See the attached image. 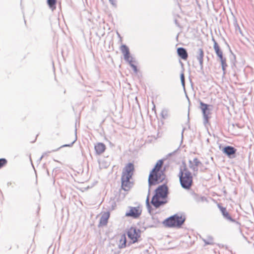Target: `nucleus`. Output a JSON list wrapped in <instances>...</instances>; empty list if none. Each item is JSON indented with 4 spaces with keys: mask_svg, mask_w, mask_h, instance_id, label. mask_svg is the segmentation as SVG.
Masks as SVG:
<instances>
[{
    "mask_svg": "<svg viewBox=\"0 0 254 254\" xmlns=\"http://www.w3.org/2000/svg\"><path fill=\"white\" fill-rule=\"evenodd\" d=\"M76 138H75V139L71 143L63 145L61 146L59 148L64 147H71L73 145V144L74 143V142L76 141Z\"/></svg>",
    "mask_w": 254,
    "mask_h": 254,
    "instance_id": "obj_30",
    "label": "nucleus"
},
{
    "mask_svg": "<svg viewBox=\"0 0 254 254\" xmlns=\"http://www.w3.org/2000/svg\"><path fill=\"white\" fill-rule=\"evenodd\" d=\"M94 148L97 154H101L105 151L106 146L103 143H98L95 145Z\"/></svg>",
    "mask_w": 254,
    "mask_h": 254,
    "instance_id": "obj_15",
    "label": "nucleus"
},
{
    "mask_svg": "<svg viewBox=\"0 0 254 254\" xmlns=\"http://www.w3.org/2000/svg\"><path fill=\"white\" fill-rule=\"evenodd\" d=\"M140 233L141 231L139 229L131 227L127 232V236L131 240L128 243V246L137 242L140 237Z\"/></svg>",
    "mask_w": 254,
    "mask_h": 254,
    "instance_id": "obj_7",
    "label": "nucleus"
},
{
    "mask_svg": "<svg viewBox=\"0 0 254 254\" xmlns=\"http://www.w3.org/2000/svg\"><path fill=\"white\" fill-rule=\"evenodd\" d=\"M180 77H181V81L182 85L183 86V87L185 88V75H184V73L182 72L181 74Z\"/></svg>",
    "mask_w": 254,
    "mask_h": 254,
    "instance_id": "obj_27",
    "label": "nucleus"
},
{
    "mask_svg": "<svg viewBox=\"0 0 254 254\" xmlns=\"http://www.w3.org/2000/svg\"><path fill=\"white\" fill-rule=\"evenodd\" d=\"M212 40L214 43V45H213L214 49L216 54L217 55L218 57L219 58L220 60L225 58L224 57H223V52L221 51V50L220 49L217 42L215 40V39L213 38H212Z\"/></svg>",
    "mask_w": 254,
    "mask_h": 254,
    "instance_id": "obj_13",
    "label": "nucleus"
},
{
    "mask_svg": "<svg viewBox=\"0 0 254 254\" xmlns=\"http://www.w3.org/2000/svg\"><path fill=\"white\" fill-rule=\"evenodd\" d=\"M43 156H44V155H42V156L40 157V160H42V159L43 158Z\"/></svg>",
    "mask_w": 254,
    "mask_h": 254,
    "instance_id": "obj_35",
    "label": "nucleus"
},
{
    "mask_svg": "<svg viewBox=\"0 0 254 254\" xmlns=\"http://www.w3.org/2000/svg\"><path fill=\"white\" fill-rule=\"evenodd\" d=\"M109 1L114 7H117V0H109Z\"/></svg>",
    "mask_w": 254,
    "mask_h": 254,
    "instance_id": "obj_31",
    "label": "nucleus"
},
{
    "mask_svg": "<svg viewBox=\"0 0 254 254\" xmlns=\"http://www.w3.org/2000/svg\"><path fill=\"white\" fill-rule=\"evenodd\" d=\"M129 64L132 67V68L133 69V71L135 73H137V72H138V69H137V66L135 65H134L133 64V63H129Z\"/></svg>",
    "mask_w": 254,
    "mask_h": 254,
    "instance_id": "obj_29",
    "label": "nucleus"
},
{
    "mask_svg": "<svg viewBox=\"0 0 254 254\" xmlns=\"http://www.w3.org/2000/svg\"><path fill=\"white\" fill-rule=\"evenodd\" d=\"M196 59L199 62L200 68L201 70H203V57H204V52L201 48H199L196 52Z\"/></svg>",
    "mask_w": 254,
    "mask_h": 254,
    "instance_id": "obj_12",
    "label": "nucleus"
},
{
    "mask_svg": "<svg viewBox=\"0 0 254 254\" xmlns=\"http://www.w3.org/2000/svg\"><path fill=\"white\" fill-rule=\"evenodd\" d=\"M123 55L124 60L128 64L130 63H134L135 62L134 58L130 56V52L129 53L125 54Z\"/></svg>",
    "mask_w": 254,
    "mask_h": 254,
    "instance_id": "obj_20",
    "label": "nucleus"
},
{
    "mask_svg": "<svg viewBox=\"0 0 254 254\" xmlns=\"http://www.w3.org/2000/svg\"><path fill=\"white\" fill-rule=\"evenodd\" d=\"M164 163V160L163 159H160L159 160L156 164H155L154 167L153 168V169L151 170V171L155 172V171H164V170H161V168L162 167V166L163 165Z\"/></svg>",
    "mask_w": 254,
    "mask_h": 254,
    "instance_id": "obj_17",
    "label": "nucleus"
},
{
    "mask_svg": "<svg viewBox=\"0 0 254 254\" xmlns=\"http://www.w3.org/2000/svg\"><path fill=\"white\" fill-rule=\"evenodd\" d=\"M127 247V239L125 234H123L121 236V239L120 240V244L119 247L120 249H123Z\"/></svg>",
    "mask_w": 254,
    "mask_h": 254,
    "instance_id": "obj_18",
    "label": "nucleus"
},
{
    "mask_svg": "<svg viewBox=\"0 0 254 254\" xmlns=\"http://www.w3.org/2000/svg\"><path fill=\"white\" fill-rule=\"evenodd\" d=\"M235 29H236V31H239L240 32V34H242V30L239 26V25L236 23L235 25Z\"/></svg>",
    "mask_w": 254,
    "mask_h": 254,
    "instance_id": "obj_32",
    "label": "nucleus"
},
{
    "mask_svg": "<svg viewBox=\"0 0 254 254\" xmlns=\"http://www.w3.org/2000/svg\"><path fill=\"white\" fill-rule=\"evenodd\" d=\"M202 240L204 242L205 245H213L214 244L213 238L210 236H208L206 239H202Z\"/></svg>",
    "mask_w": 254,
    "mask_h": 254,
    "instance_id": "obj_21",
    "label": "nucleus"
},
{
    "mask_svg": "<svg viewBox=\"0 0 254 254\" xmlns=\"http://www.w3.org/2000/svg\"><path fill=\"white\" fill-rule=\"evenodd\" d=\"M220 61L221 64V66H222V70H223V75H224L226 73V68L228 66V65H227V63H226V59L225 58H224L223 59L220 60Z\"/></svg>",
    "mask_w": 254,
    "mask_h": 254,
    "instance_id": "obj_23",
    "label": "nucleus"
},
{
    "mask_svg": "<svg viewBox=\"0 0 254 254\" xmlns=\"http://www.w3.org/2000/svg\"><path fill=\"white\" fill-rule=\"evenodd\" d=\"M218 206L223 216V218L227 220L229 222L236 223L238 224V222H237L235 219L232 218V217L231 216L229 212L227 211L226 208L225 207H224L220 205L219 204H218Z\"/></svg>",
    "mask_w": 254,
    "mask_h": 254,
    "instance_id": "obj_10",
    "label": "nucleus"
},
{
    "mask_svg": "<svg viewBox=\"0 0 254 254\" xmlns=\"http://www.w3.org/2000/svg\"><path fill=\"white\" fill-rule=\"evenodd\" d=\"M186 97L188 98V99L189 100V98L188 96L187 95H186Z\"/></svg>",
    "mask_w": 254,
    "mask_h": 254,
    "instance_id": "obj_36",
    "label": "nucleus"
},
{
    "mask_svg": "<svg viewBox=\"0 0 254 254\" xmlns=\"http://www.w3.org/2000/svg\"><path fill=\"white\" fill-rule=\"evenodd\" d=\"M57 0H47V4L52 11H54L56 8V4Z\"/></svg>",
    "mask_w": 254,
    "mask_h": 254,
    "instance_id": "obj_19",
    "label": "nucleus"
},
{
    "mask_svg": "<svg viewBox=\"0 0 254 254\" xmlns=\"http://www.w3.org/2000/svg\"><path fill=\"white\" fill-rule=\"evenodd\" d=\"M193 195V198L196 202L203 201L205 199L204 197L200 196L195 193H194Z\"/></svg>",
    "mask_w": 254,
    "mask_h": 254,
    "instance_id": "obj_25",
    "label": "nucleus"
},
{
    "mask_svg": "<svg viewBox=\"0 0 254 254\" xmlns=\"http://www.w3.org/2000/svg\"><path fill=\"white\" fill-rule=\"evenodd\" d=\"M7 163V160L5 158L0 159V169L4 166Z\"/></svg>",
    "mask_w": 254,
    "mask_h": 254,
    "instance_id": "obj_26",
    "label": "nucleus"
},
{
    "mask_svg": "<svg viewBox=\"0 0 254 254\" xmlns=\"http://www.w3.org/2000/svg\"><path fill=\"white\" fill-rule=\"evenodd\" d=\"M184 130H185V128H183L182 132V137L183 136V133H184Z\"/></svg>",
    "mask_w": 254,
    "mask_h": 254,
    "instance_id": "obj_33",
    "label": "nucleus"
},
{
    "mask_svg": "<svg viewBox=\"0 0 254 254\" xmlns=\"http://www.w3.org/2000/svg\"><path fill=\"white\" fill-rule=\"evenodd\" d=\"M177 54L180 58L184 60H187L188 57L187 50L183 47H180L177 49Z\"/></svg>",
    "mask_w": 254,
    "mask_h": 254,
    "instance_id": "obj_14",
    "label": "nucleus"
},
{
    "mask_svg": "<svg viewBox=\"0 0 254 254\" xmlns=\"http://www.w3.org/2000/svg\"><path fill=\"white\" fill-rule=\"evenodd\" d=\"M150 189H148V195H147V198H146V207L147 208V210H148V212L151 214V211H152V207L150 204V202H149V195H150Z\"/></svg>",
    "mask_w": 254,
    "mask_h": 254,
    "instance_id": "obj_22",
    "label": "nucleus"
},
{
    "mask_svg": "<svg viewBox=\"0 0 254 254\" xmlns=\"http://www.w3.org/2000/svg\"><path fill=\"white\" fill-rule=\"evenodd\" d=\"M155 106H154V108L152 109V110H154Z\"/></svg>",
    "mask_w": 254,
    "mask_h": 254,
    "instance_id": "obj_37",
    "label": "nucleus"
},
{
    "mask_svg": "<svg viewBox=\"0 0 254 254\" xmlns=\"http://www.w3.org/2000/svg\"><path fill=\"white\" fill-rule=\"evenodd\" d=\"M166 178L164 171H151L148 177L149 189L152 186H155L163 182Z\"/></svg>",
    "mask_w": 254,
    "mask_h": 254,
    "instance_id": "obj_5",
    "label": "nucleus"
},
{
    "mask_svg": "<svg viewBox=\"0 0 254 254\" xmlns=\"http://www.w3.org/2000/svg\"><path fill=\"white\" fill-rule=\"evenodd\" d=\"M11 184V182H8L7 183V185L9 186V185H10Z\"/></svg>",
    "mask_w": 254,
    "mask_h": 254,
    "instance_id": "obj_34",
    "label": "nucleus"
},
{
    "mask_svg": "<svg viewBox=\"0 0 254 254\" xmlns=\"http://www.w3.org/2000/svg\"><path fill=\"white\" fill-rule=\"evenodd\" d=\"M169 194L168 188L165 184L159 186L155 190L151 203L156 208L168 202L167 198Z\"/></svg>",
    "mask_w": 254,
    "mask_h": 254,
    "instance_id": "obj_1",
    "label": "nucleus"
},
{
    "mask_svg": "<svg viewBox=\"0 0 254 254\" xmlns=\"http://www.w3.org/2000/svg\"><path fill=\"white\" fill-rule=\"evenodd\" d=\"M186 218L182 215L176 214L166 219L163 224L170 228H180L185 222Z\"/></svg>",
    "mask_w": 254,
    "mask_h": 254,
    "instance_id": "obj_4",
    "label": "nucleus"
},
{
    "mask_svg": "<svg viewBox=\"0 0 254 254\" xmlns=\"http://www.w3.org/2000/svg\"><path fill=\"white\" fill-rule=\"evenodd\" d=\"M200 109H201L203 118V124L206 126L209 122L210 118L209 115L212 109V105L205 104L201 101L200 102Z\"/></svg>",
    "mask_w": 254,
    "mask_h": 254,
    "instance_id": "obj_6",
    "label": "nucleus"
},
{
    "mask_svg": "<svg viewBox=\"0 0 254 254\" xmlns=\"http://www.w3.org/2000/svg\"><path fill=\"white\" fill-rule=\"evenodd\" d=\"M129 210L126 213V216L137 218L141 213L139 207H129Z\"/></svg>",
    "mask_w": 254,
    "mask_h": 254,
    "instance_id": "obj_9",
    "label": "nucleus"
},
{
    "mask_svg": "<svg viewBox=\"0 0 254 254\" xmlns=\"http://www.w3.org/2000/svg\"><path fill=\"white\" fill-rule=\"evenodd\" d=\"M222 151L229 158H233L235 157L237 149L234 147L227 146L223 148Z\"/></svg>",
    "mask_w": 254,
    "mask_h": 254,
    "instance_id": "obj_11",
    "label": "nucleus"
},
{
    "mask_svg": "<svg viewBox=\"0 0 254 254\" xmlns=\"http://www.w3.org/2000/svg\"><path fill=\"white\" fill-rule=\"evenodd\" d=\"M179 177L182 187L186 190L190 189L193 183L192 175L185 163H183L180 167Z\"/></svg>",
    "mask_w": 254,
    "mask_h": 254,
    "instance_id": "obj_2",
    "label": "nucleus"
},
{
    "mask_svg": "<svg viewBox=\"0 0 254 254\" xmlns=\"http://www.w3.org/2000/svg\"><path fill=\"white\" fill-rule=\"evenodd\" d=\"M200 166H202V163L197 158H194L193 160H189V166L192 171L193 175L196 176L198 172V168Z\"/></svg>",
    "mask_w": 254,
    "mask_h": 254,
    "instance_id": "obj_8",
    "label": "nucleus"
},
{
    "mask_svg": "<svg viewBox=\"0 0 254 254\" xmlns=\"http://www.w3.org/2000/svg\"><path fill=\"white\" fill-rule=\"evenodd\" d=\"M120 50L123 55L126 53H129V48L126 45H122L120 47Z\"/></svg>",
    "mask_w": 254,
    "mask_h": 254,
    "instance_id": "obj_24",
    "label": "nucleus"
},
{
    "mask_svg": "<svg viewBox=\"0 0 254 254\" xmlns=\"http://www.w3.org/2000/svg\"><path fill=\"white\" fill-rule=\"evenodd\" d=\"M134 170L133 164L129 163L123 170L121 177L122 188L125 191H128L131 187L130 179L133 175Z\"/></svg>",
    "mask_w": 254,
    "mask_h": 254,
    "instance_id": "obj_3",
    "label": "nucleus"
},
{
    "mask_svg": "<svg viewBox=\"0 0 254 254\" xmlns=\"http://www.w3.org/2000/svg\"><path fill=\"white\" fill-rule=\"evenodd\" d=\"M161 116L162 118L166 119L168 117V111L166 109H163L161 112Z\"/></svg>",
    "mask_w": 254,
    "mask_h": 254,
    "instance_id": "obj_28",
    "label": "nucleus"
},
{
    "mask_svg": "<svg viewBox=\"0 0 254 254\" xmlns=\"http://www.w3.org/2000/svg\"><path fill=\"white\" fill-rule=\"evenodd\" d=\"M109 212H105L103 214H102L100 218V224L102 225H106L108 223V220L109 219Z\"/></svg>",
    "mask_w": 254,
    "mask_h": 254,
    "instance_id": "obj_16",
    "label": "nucleus"
}]
</instances>
